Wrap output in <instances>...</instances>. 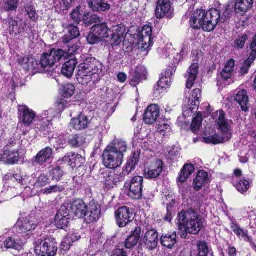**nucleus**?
I'll return each mask as SVG.
<instances>
[{
  "instance_id": "obj_62",
  "label": "nucleus",
  "mask_w": 256,
  "mask_h": 256,
  "mask_svg": "<svg viewBox=\"0 0 256 256\" xmlns=\"http://www.w3.org/2000/svg\"><path fill=\"white\" fill-rule=\"evenodd\" d=\"M125 30V28L122 26L120 25L114 26L112 28V34H116V35L123 38Z\"/></svg>"
},
{
  "instance_id": "obj_10",
  "label": "nucleus",
  "mask_w": 256,
  "mask_h": 256,
  "mask_svg": "<svg viewBox=\"0 0 256 256\" xmlns=\"http://www.w3.org/2000/svg\"><path fill=\"white\" fill-rule=\"evenodd\" d=\"M140 242L147 248L152 250L157 247L158 242V234L157 230L152 228H147L145 234L142 236Z\"/></svg>"
},
{
  "instance_id": "obj_39",
  "label": "nucleus",
  "mask_w": 256,
  "mask_h": 256,
  "mask_svg": "<svg viewBox=\"0 0 256 256\" xmlns=\"http://www.w3.org/2000/svg\"><path fill=\"white\" fill-rule=\"evenodd\" d=\"M22 62L29 63L31 64L32 72L34 74L36 73L43 72L44 70L41 66L40 61H38L33 58L24 57L22 58Z\"/></svg>"
},
{
  "instance_id": "obj_46",
  "label": "nucleus",
  "mask_w": 256,
  "mask_h": 256,
  "mask_svg": "<svg viewBox=\"0 0 256 256\" xmlns=\"http://www.w3.org/2000/svg\"><path fill=\"white\" fill-rule=\"evenodd\" d=\"M50 180L47 176L44 174H41L37 178L35 182L32 184L33 186V190L36 189L38 191V189L46 186L50 184Z\"/></svg>"
},
{
  "instance_id": "obj_7",
  "label": "nucleus",
  "mask_w": 256,
  "mask_h": 256,
  "mask_svg": "<svg viewBox=\"0 0 256 256\" xmlns=\"http://www.w3.org/2000/svg\"><path fill=\"white\" fill-rule=\"evenodd\" d=\"M66 52L60 49H52L50 53L44 54L40 58L41 66L44 70L52 68L54 64L64 56Z\"/></svg>"
},
{
  "instance_id": "obj_26",
  "label": "nucleus",
  "mask_w": 256,
  "mask_h": 256,
  "mask_svg": "<svg viewBox=\"0 0 256 256\" xmlns=\"http://www.w3.org/2000/svg\"><path fill=\"white\" fill-rule=\"evenodd\" d=\"M88 5L92 11L104 12L110 8V5L103 0H87Z\"/></svg>"
},
{
  "instance_id": "obj_23",
  "label": "nucleus",
  "mask_w": 256,
  "mask_h": 256,
  "mask_svg": "<svg viewBox=\"0 0 256 256\" xmlns=\"http://www.w3.org/2000/svg\"><path fill=\"white\" fill-rule=\"evenodd\" d=\"M34 220V218L30 216L18 221L16 226L17 230L20 233H26L34 230L38 225V222Z\"/></svg>"
},
{
  "instance_id": "obj_36",
  "label": "nucleus",
  "mask_w": 256,
  "mask_h": 256,
  "mask_svg": "<svg viewBox=\"0 0 256 256\" xmlns=\"http://www.w3.org/2000/svg\"><path fill=\"white\" fill-rule=\"evenodd\" d=\"M198 70V63H194L190 66L188 71V78L186 83V88H190L193 86L194 82L197 77Z\"/></svg>"
},
{
  "instance_id": "obj_12",
  "label": "nucleus",
  "mask_w": 256,
  "mask_h": 256,
  "mask_svg": "<svg viewBox=\"0 0 256 256\" xmlns=\"http://www.w3.org/2000/svg\"><path fill=\"white\" fill-rule=\"evenodd\" d=\"M116 218L118 225L120 227L123 228L132 220L134 214L132 209L126 206H123L116 211Z\"/></svg>"
},
{
  "instance_id": "obj_49",
  "label": "nucleus",
  "mask_w": 256,
  "mask_h": 256,
  "mask_svg": "<svg viewBox=\"0 0 256 256\" xmlns=\"http://www.w3.org/2000/svg\"><path fill=\"white\" fill-rule=\"evenodd\" d=\"M84 162V158L77 153L71 154L70 165L72 168L80 167Z\"/></svg>"
},
{
  "instance_id": "obj_32",
  "label": "nucleus",
  "mask_w": 256,
  "mask_h": 256,
  "mask_svg": "<svg viewBox=\"0 0 256 256\" xmlns=\"http://www.w3.org/2000/svg\"><path fill=\"white\" fill-rule=\"evenodd\" d=\"M103 175L104 182L108 188H113L114 186L116 185L118 182L122 180V176L110 172H105Z\"/></svg>"
},
{
  "instance_id": "obj_1",
  "label": "nucleus",
  "mask_w": 256,
  "mask_h": 256,
  "mask_svg": "<svg viewBox=\"0 0 256 256\" xmlns=\"http://www.w3.org/2000/svg\"><path fill=\"white\" fill-rule=\"evenodd\" d=\"M78 68L76 78L80 84L84 85L92 82V86H95L100 80L102 64L95 58H86Z\"/></svg>"
},
{
  "instance_id": "obj_52",
  "label": "nucleus",
  "mask_w": 256,
  "mask_h": 256,
  "mask_svg": "<svg viewBox=\"0 0 256 256\" xmlns=\"http://www.w3.org/2000/svg\"><path fill=\"white\" fill-rule=\"evenodd\" d=\"M66 44V46L68 49L66 50H64L66 54L64 56H66L68 55H73L77 52L80 47L78 45L74 44L73 42V40H70V42L64 44Z\"/></svg>"
},
{
  "instance_id": "obj_17",
  "label": "nucleus",
  "mask_w": 256,
  "mask_h": 256,
  "mask_svg": "<svg viewBox=\"0 0 256 256\" xmlns=\"http://www.w3.org/2000/svg\"><path fill=\"white\" fill-rule=\"evenodd\" d=\"M2 160L9 164H14L18 162L20 158V154L18 148L12 144L6 146L2 155Z\"/></svg>"
},
{
  "instance_id": "obj_61",
  "label": "nucleus",
  "mask_w": 256,
  "mask_h": 256,
  "mask_svg": "<svg viewBox=\"0 0 256 256\" xmlns=\"http://www.w3.org/2000/svg\"><path fill=\"white\" fill-rule=\"evenodd\" d=\"M64 174V172L59 167H56L50 172V174L52 178L57 180H60Z\"/></svg>"
},
{
  "instance_id": "obj_33",
  "label": "nucleus",
  "mask_w": 256,
  "mask_h": 256,
  "mask_svg": "<svg viewBox=\"0 0 256 256\" xmlns=\"http://www.w3.org/2000/svg\"><path fill=\"white\" fill-rule=\"evenodd\" d=\"M76 64L77 61L75 58H72L67 61L62 65L61 74L68 78H71L74 74Z\"/></svg>"
},
{
  "instance_id": "obj_3",
  "label": "nucleus",
  "mask_w": 256,
  "mask_h": 256,
  "mask_svg": "<svg viewBox=\"0 0 256 256\" xmlns=\"http://www.w3.org/2000/svg\"><path fill=\"white\" fill-rule=\"evenodd\" d=\"M178 226L181 238H186L187 234H198L204 226L203 220L192 210H182L178 215Z\"/></svg>"
},
{
  "instance_id": "obj_14",
  "label": "nucleus",
  "mask_w": 256,
  "mask_h": 256,
  "mask_svg": "<svg viewBox=\"0 0 256 256\" xmlns=\"http://www.w3.org/2000/svg\"><path fill=\"white\" fill-rule=\"evenodd\" d=\"M52 148L49 146L46 147L38 152L36 155L32 159V164L34 166H42L52 159Z\"/></svg>"
},
{
  "instance_id": "obj_25",
  "label": "nucleus",
  "mask_w": 256,
  "mask_h": 256,
  "mask_svg": "<svg viewBox=\"0 0 256 256\" xmlns=\"http://www.w3.org/2000/svg\"><path fill=\"white\" fill-rule=\"evenodd\" d=\"M26 24L22 20L12 18L8 20V32L12 35L16 36L24 32Z\"/></svg>"
},
{
  "instance_id": "obj_44",
  "label": "nucleus",
  "mask_w": 256,
  "mask_h": 256,
  "mask_svg": "<svg viewBox=\"0 0 256 256\" xmlns=\"http://www.w3.org/2000/svg\"><path fill=\"white\" fill-rule=\"evenodd\" d=\"M138 155L134 153L132 157H130L128 158L125 166L124 172L127 174H130L132 170H134L136 166L138 164Z\"/></svg>"
},
{
  "instance_id": "obj_8",
  "label": "nucleus",
  "mask_w": 256,
  "mask_h": 256,
  "mask_svg": "<svg viewBox=\"0 0 256 256\" xmlns=\"http://www.w3.org/2000/svg\"><path fill=\"white\" fill-rule=\"evenodd\" d=\"M144 178L142 176H136L130 182L125 184V187L129 189L128 196L132 199L139 200L142 198Z\"/></svg>"
},
{
  "instance_id": "obj_56",
  "label": "nucleus",
  "mask_w": 256,
  "mask_h": 256,
  "mask_svg": "<svg viewBox=\"0 0 256 256\" xmlns=\"http://www.w3.org/2000/svg\"><path fill=\"white\" fill-rule=\"evenodd\" d=\"M64 190V188L62 186L54 185L41 190V192L44 194H50L52 193L62 192Z\"/></svg>"
},
{
  "instance_id": "obj_28",
  "label": "nucleus",
  "mask_w": 256,
  "mask_h": 256,
  "mask_svg": "<svg viewBox=\"0 0 256 256\" xmlns=\"http://www.w3.org/2000/svg\"><path fill=\"white\" fill-rule=\"evenodd\" d=\"M88 124L87 117L82 114H80L77 118L71 120L70 126L76 130H81L86 128Z\"/></svg>"
},
{
  "instance_id": "obj_40",
  "label": "nucleus",
  "mask_w": 256,
  "mask_h": 256,
  "mask_svg": "<svg viewBox=\"0 0 256 256\" xmlns=\"http://www.w3.org/2000/svg\"><path fill=\"white\" fill-rule=\"evenodd\" d=\"M22 242L16 235L8 237L4 242V246L6 248L18 250Z\"/></svg>"
},
{
  "instance_id": "obj_27",
  "label": "nucleus",
  "mask_w": 256,
  "mask_h": 256,
  "mask_svg": "<svg viewBox=\"0 0 256 256\" xmlns=\"http://www.w3.org/2000/svg\"><path fill=\"white\" fill-rule=\"evenodd\" d=\"M204 14H205V10H198L194 12L190 20V26L192 28L196 30L201 28Z\"/></svg>"
},
{
  "instance_id": "obj_59",
  "label": "nucleus",
  "mask_w": 256,
  "mask_h": 256,
  "mask_svg": "<svg viewBox=\"0 0 256 256\" xmlns=\"http://www.w3.org/2000/svg\"><path fill=\"white\" fill-rule=\"evenodd\" d=\"M250 187L249 182L246 180H240L236 185L237 190L241 193L246 192Z\"/></svg>"
},
{
  "instance_id": "obj_55",
  "label": "nucleus",
  "mask_w": 256,
  "mask_h": 256,
  "mask_svg": "<svg viewBox=\"0 0 256 256\" xmlns=\"http://www.w3.org/2000/svg\"><path fill=\"white\" fill-rule=\"evenodd\" d=\"M75 88L72 84H67L64 85L62 89V94L64 98H70L74 94Z\"/></svg>"
},
{
  "instance_id": "obj_47",
  "label": "nucleus",
  "mask_w": 256,
  "mask_h": 256,
  "mask_svg": "<svg viewBox=\"0 0 256 256\" xmlns=\"http://www.w3.org/2000/svg\"><path fill=\"white\" fill-rule=\"evenodd\" d=\"M80 238V236L78 232L74 230L69 232L68 234L62 241V244L66 245L69 248L74 242L79 240Z\"/></svg>"
},
{
  "instance_id": "obj_22",
  "label": "nucleus",
  "mask_w": 256,
  "mask_h": 256,
  "mask_svg": "<svg viewBox=\"0 0 256 256\" xmlns=\"http://www.w3.org/2000/svg\"><path fill=\"white\" fill-rule=\"evenodd\" d=\"M72 212L78 218H84L86 222V216L88 206L82 200L78 199L73 201L70 204Z\"/></svg>"
},
{
  "instance_id": "obj_9",
  "label": "nucleus",
  "mask_w": 256,
  "mask_h": 256,
  "mask_svg": "<svg viewBox=\"0 0 256 256\" xmlns=\"http://www.w3.org/2000/svg\"><path fill=\"white\" fill-rule=\"evenodd\" d=\"M170 68L165 72L164 75L162 74V76L160 78L158 84L154 88V94L157 98L160 97L161 94L164 92V89L167 86H168L172 82L171 76L174 75L176 72L174 63L172 64Z\"/></svg>"
},
{
  "instance_id": "obj_60",
  "label": "nucleus",
  "mask_w": 256,
  "mask_h": 256,
  "mask_svg": "<svg viewBox=\"0 0 256 256\" xmlns=\"http://www.w3.org/2000/svg\"><path fill=\"white\" fill-rule=\"evenodd\" d=\"M198 246L199 250L198 256H207L208 250L206 243L204 242H200Z\"/></svg>"
},
{
  "instance_id": "obj_45",
  "label": "nucleus",
  "mask_w": 256,
  "mask_h": 256,
  "mask_svg": "<svg viewBox=\"0 0 256 256\" xmlns=\"http://www.w3.org/2000/svg\"><path fill=\"white\" fill-rule=\"evenodd\" d=\"M176 243V232L168 236H162L161 237V244L165 247L171 248Z\"/></svg>"
},
{
  "instance_id": "obj_11",
  "label": "nucleus",
  "mask_w": 256,
  "mask_h": 256,
  "mask_svg": "<svg viewBox=\"0 0 256 256\" xmlns=\"http://www.w3.org/2000/svg\"><path fill=\"white\" fill-rule=\"evenodd\" d=\"M152 28L148 25L143 26L140 33L138 34V46L142 51L148 50L152 44Z\"/></svg>"
},
{
  "instance_id": "obj_4",
  "label": "nucleus",
  "mask_w": 256,
  "mask_h": 256,
  "mask_svg": "<svg viewBox=\"0 0 256 256\" xmlns=\"http://www.w3.org/2000/svg\"><path fill=\"white\" fill-rule=\"evenodd\" d=\"M232 14V12L230 6H226L224 8L222 13L220 10L212 8L208 12H205L201 28L205 32H212L215 28L216 25L227 20Z\"/></svg>"
},
{
  "instance_id": "obj_43",
  "label": "nucleus",
  "mask_w": 256,
  "mask_h": 256,
  "mask_svg": "<svg viewBox=\"0 0 256 256\" xmlns=\"http://www.w3.org/2000/svg\"><path fill=\"white\" fill-rule=\"evenodd\" d=\"M224 137H222L218 134H214L212 136H208L206 138H204V141L205 142L208 144H218L222 143L224 142H226L228 140L230 136H227V135H224Z\"/></svg>"
},
{
  "instance_id": "obj_19",
  "label": "nucleus",
  "mask_w": 256,
  "mask_h": 256,
  "mask_svg": "<svg viewBox=\"0 0 256 256\" xmlns=\"http://www.w3.org/2000/svg\"><path fill=\"white\" fill-rule=\"evenodd\" d=\"M100 206L94 201L90 202L86 210V223L90 224L97 221L100 218Z\"/></svg>"
},
{
  "instance_id": "obj_50",
  "label": "nucleus",
  "mask_w": 256,
  "mask_h": 256,
  "mask_svg": "<svg viewBox=\"0 0 256 256\" xmlns=\"http://www.w3.org/2000/svg\"><path fill=\"white\" fill-rule=\"evenodd\" d=\"M85 139L80 134L72 136L69 139V144L72 147H80L84 142Z\"/></svg>"
},
{
  "instance_id": "obj_20",
  "label": "nucleus",
  "mask_w": 256,
  "mask_h": 256,
  "mask_svg": "<svg viewBox=\"0 0 256 256\" xmlns=\"http://www.w3.org/2000/svg\"><path fill=\"white\" fill-rule=\"evenodd\" d=\"M162 170V161L160 160H156L153 162L147 169L145 170V178L148 179H156L160 175Z\"/></svg>"
},
{
  "instance_id": "obj_30",
  "label": "nucleus",
  "mask_w": 256,
  "mask_h": 256,
  "mask_svg": "<svg viewBox=\"0 0 256 256\" xmlns=\"http://www.w3.org/2000/svg\"><path fill=\"white\" fill-rule=\"evenodd\" d=\"M209 181L208 174L204 170H199L196 174V178L194 180L193 184L194 189L196 191L200 190Z\"/></svg>"
},
{
  "instance_id": "obj_37",
  "label": "nucleus",
  "mask_w": 256,
  "mask_h": 256,
  "mask_svg": "<svg viewBox=\"0 0 256 256\" xmlns=\"http://www.w3.org/2000/svg\"><path fill=\"white\" fill-rule=\"evenodd\" d=\"M194 167L191 164H186L182 167L178 176V181L180 182H186L190 176L194 171Z\"/></svg>"
},
{
  "instance_id": "obj_13",
  "label": "nucleus",
  "mask_w": 256,
  "mask_h": 256,
  "mask_svg": "<svg viewBox=\"0 0 256 256\" xmlns=\"http://www.w3.org/2000/svg\"><path fill=\"white\" fill-rule=\"evenodd\" d=\"M247 52L250 55L248 58L243 62L238 71L243 76L248 73L250 68L256 58V34L254 38L250 48H248Z\"/></svg>"
},
{
  "instance_id": "obj_2",
  "label": "nucleus",
  "mask_w": 256,
  "mask_h": 256,
  "mask_svg": "<svg viewBox=\"0 0 256 256\" xmlns=\"http://www.w3.org/2000/svg\"><path fill=\"white\" fill-rule=\"evenodd\" d=\"M128 148L126 142L121 139L114 140L104 151L102 162L104 166L110 169L120 167Z\"/></svg>"
},
{
  "instance_id": "obj_58",
  "label": "nucleus",
  "mask_w": 256,
  "mask_h": 256,
  "mask_svg": "<svg viewBox=\"0 0 256 256\" xmlns=\"http://www.w3.org/2000/svg\"><path fill=\"white\" fill-rule=\"evenodd\" d=\"M132 78L130 84L136 86L142 80L146 79V75L144 74H141L138 72V70H136L132 74Z\"/></svg>"
},
{
  "instance_id": "obj_53",
  "label": "nucleus",
  "mask_w": 256,
  "mask_h": 256,
  "mask_svg": "<svg viewBox=\"0 0 256 256\" xmlns=\"http://www.w3.org/2000/svg\"><path fill=\"white\" fill-rule=\"evenodd\" d=\"M54 7L60 11L68 10L70 4L68 0H53Z\"/></svg>"
},
{
  "instance_id": "obj_31",
  "label": "nucleus",
  "mask_w": 256,
  "mask_h": 256,
  "mask_svg": "<svg viewBox=\"0 0 256 256\" xmlns=\"http://www.w3.org/2000/svg\"><path fill=\"white\" fill-rule=\"evenodd\" d=\"M234 98V100L240 106L243 111L246 112L248 110L249 100L247 92L246 90H239Z\"/></svg>"
},
{
  "instance_id": "obj_35",
  "label": "nucleus",
  "mask_w": 256,
  "mask_h": 256,
  "mask_svg": "<svg viewBox=\"0 0 256 256\" xmlns=\"http://www.w3.org/2000/svg\"><path fill=\"white\" fill-rule=\"evenodd\" d=\"M230 228L234 234L239 238L244 239L245 241L250 243L252 247H256V244L248 236V232L240 228L234 222H232Z\"/></svg>"
},
{
  "instance_id": "obj_21",
  "label": "nucleus",
  "mask_w": 256,
  "mask_h": 256,
  "mask_svg": "<svg viewBox=\"0 0 256 256\" xmlns=\"http://www.w3.org/2000/svg\"><path fill=\"white\" fill-rule=\"evenodd\" d=\"M216 114L218 116L217 124L219 129L224 135H227L231 137L232 130L230 124L232 121L226 118L225 114L222 110L218 111Z\"/></svg>"
},
{
  "instance_id": "obj_63",
  "label": "nucleus",
  "mask_w": 256,
  "mask_h": 256,
  "mask_svg": "<svg viewBox=\"0 0 256 256\" xmlns=\"http://www.w3.org/2000/svg\"><path fill=\"white\" fill-rule=\"evenodd\" d=\"M247 40L248 36L246 34H244L242 36L238 38L235 40L234 46L238 48H242L244 46Z\"/></svg>"
},
{
  "instance_id": "obj_24",
  "label": "nucleus",
  "mask_w": 256,
  "mask_h": 256,
  "mask_svg": "<svg viewBox=\"0 0 256 256\" xmlns=\"http://www.w3.org/2000/svg\"><path fill=\"white\" fill-rule=\"evenodd\" d=\"M160 116V108L156 104L148 106L144 114V121L148 124L154 123Z\"/></svg>"
},
{
  "instance_id": "obj_16",
  "label": "nucleus",
  "mask_w": 256,
  "mask_h": 256,
  "mask_svg": "<svg viewBox=\"0 0 256 256\" xmlns=\"http://www.w3.org/2000/svg\"><path fill=\"white\" fill-rule=\"evenodd\" d=\"M170 0H158L156 9V16L160 19L164 16L171 18L174 15Z\"/></svg>"
},
{
  "instance_id": "obj_51",
  "label": "nucleus",
  "mask_w": 256,
  "mask_h": 256,
  "mask_svg": "<svg viewBox=\"0 0 256 256\" xmlns=\"http://www.w3.org/2000/svg\"><path fill=\"white\" fill-rule=\"evenodd\" d=\"M83 20L86 24H90L100 22L102 18L96 14H86L84 15Z\"/></svg>"
},
{
  "instance_id": "obj_57",
  "label": "nucleus",
  "mask_w": 256,
  "mask_h": 256,
  "mask_svg": "<svg viewBox=\"0 0 256 256\" xmlns=\"http://www.w3.org/2000/svg\"><path fill=\"white\" fill-rule=\"evenodd\" d=\"M202 115L200 114H198L196 116L193 118L191 124V130L194 132H196L200 128L202 124Z\"/></svg>"
},
{
  "instance_id": "obj_48",
  "label": "nucleus",
  "mask_w": 256,
  "mask_h": 256,
  "mask_svg": "<svg viewBox=\"0 0 256 256\" xmlns=\"http://www.w3.org/2000/svg\"><path fill=\"white\" fill-rule=\"evenodd\" d=\"M19 0H4L2 8L6 12L15 11L18 8Z\"/></svg>"
},
{
  "instance_id": "obj_41",
  "label": "nucleus",
  "mask_w": 256,
  "mask_h": 256,
  "mask_svg": "<svg viewBox=\"0 0 256 256\" xmlns=\"http://www.w3.org/2000/svg\"><path fill=\"white\" fill-rule=\"evenodd\" d=\"M235 66V61L233 59L228 61L221 72V75L222 78L225 80L230 79L234 74V68Z\"/></svg>"
},
{
  "instance_id": "obj_54",
  "label": "nucleus",
  "mask_w": 256,
  "mask_h": 256,
  "mask_svg": "<svg viewBox=\"0 0 256 256\" xmlns=\"http://www.w3.org/2000/svg\"><path fill=\"white\" fill-rule=\"evenodd\" d=\"M25 10L31 20L35 21L37 20L38 16L36 12L34 6L32 5V4H28L25 6Z\"/></svg>"
},
{
  "instance_id": "obj_29",
  "label": "nucleus",
  "mask_w": 256,
  "mask_h": 256,
  "mask_svg": "<svg viewBox=\"0 0 256 256\" xmlns=\"http://www.w3.org/2000/svg\"><path fill=\"white\" fill-rule=\"evenodd\" d=\"M142 230L140 227H136L134 232L126 239L124 242L126 248H132L138 243L140 238Z\"/></svg>"
},
{
  "instance_id": "obj_42",
  "label": "nucleus",
  "mask_w": 256,
  "mask_h": 256,
  "mask_svg": "<svg viewBox=\"0 0 256 256\" xmlns=\"http://www.w3.org/2000/svg\"><path fill=\"white\" fill-rule=\"evenodd\" d=\"M175 198L176 196H174L170 194L166 196V202L167 205V214L164 218L165 220L170 222L172 219V211L175 204Z\"/></svg>"
},
{
  "instance_id": "obj_38",
  "label": "nucleus",
  "mask_w": 256,
  "mask_h": 256,
  "mask_svg": "<svg viewBox=\"0 0 256 256\" xmlns=\"http://www.w3.org/2000/svg\"><path fill=\"white\" fill-rule=\"evenodd\" d=\"M252 5V0H236L234 10L236 13L244 14L248 10Z\"/></svg>"
},
{
  "instance_id": "obj_64",
  "label": "nucleus",
  "mask_w": 256,
  "mask_h": 256,
  "mask_svg": "<svg viewBox=\"0 0 256 256\" xmlns=\"http://www.w3.org/2000/svg\"><path fill=\"white\" fill-rule=\"evenodd\" d=\"M122 38L118 36L116 34H112V38L110 40V43L112 46H118L122 42Z\"/></svg>"
},
{
  "instance_id": "obj_18",
  "label": "nucleus",
  "mask_w": 256,
  "mask_h": 256,
  "mask_svg": "<svg viewBox=\"0 0 256 256\" xmlns=\"http://www.w3.org/2000/svg\"><path fill=\"white\" fill-rule=\"evenodd\" d=\"M70 210L66 206H61L55 218L56 225L58 228L64 229L68 226L70 219Z\"/></svg>"
},
{
  "instance_id": "obj_6",
  "label": "nucleus",
  "mask_w": 256,
  "mask_h": 256,
  "mask_svg": "<svg viewBox=\"0 0 256 256\" xmlns=\"http://www.w3.org/2000/svg\"><path fill=\"white\" fill-rule=\"evenodd\" d=\"M110 32L111 30L108 29L107 23L105 22L95 24L88 36L87 40L90 44H96L102 39L108 38Z\"/></svg>"
},
{
  "instance_id": "obj_34",
  "label": "nucleus",
  "mask_w": 256,
  "mask_h": 256,
  "mask_svg": "<svg viewBox=\"0 0 256 256\" xmlns=\"http://www.w3.org/2000/svg\"><path fill=\"white\" fill-rule=\"evenodd\" d=\"M66 30L68 34L62 38V42L64 44H66L70 40H73L80 36V31L78 28L73 24L66 26Z\"/></svg>"
},
{
  "instance_id": "obj_5",
  "label": "nucleus",
  "mask_w": 256,
  "mask_h": 256,
  "mask_svg": "<svg viewBox=\"0 0 256 256\" xmlns=\"http://www.w3.org/2000/svg\"><path fill=\"white\" fill-rule=\"evenodd\" d=\"M57 250V243L52 238H38L34 242V251L38 256H54Z\"/></svg>"
},
{
  "instance_id": "obj_15",
  "label": "nucleus",
  "mask_w": 256,
  "mask_h": 256,
  "mask_svg": "<svg viewBox=\"0 0 256 256\" xmlns=\"http://www.w3.org/2000/svg\"><path fill=\"white\" fill-rule=\"evenodd\" d=\"M20 122L29 126L34 120L36 113L25 105H19L18 108Z\"/></svg>"
}]
</instances>
